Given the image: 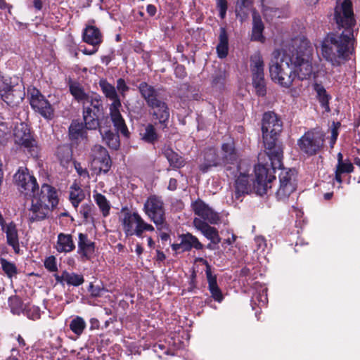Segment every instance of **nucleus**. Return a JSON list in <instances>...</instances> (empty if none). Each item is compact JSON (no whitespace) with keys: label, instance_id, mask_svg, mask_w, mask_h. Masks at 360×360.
<instances>
[{"label":"nucleus","instance_id":"f257e3e1","mask_svg":"<svg viewBox=\"0 0 360 360\" xmlns=\"http://www.w3.org/2000/svg\"><path fill=\"white\" fill-rule=\"evenodd\" d=\"M293 51L275 50L269 63L271 79L281 86L290 87L295 79H307L314 74L311 56L312 49L307 39H295Z\"/></svg>","mask_w":360,"mask_h":360},{"label":"nucleus","instance_id":"f03ea898","mask_svg":"<svg viewBox=\"0 0 360 360\" xmlns=\"http://www.w3.org/2000/svg\"><path fill=\"white\" fill-rule=\"evenodd\" d=\"M243 163L237 165L238 175H236L233 196L238 200L241 196L254 191L257 195H263L271 187V183L276 176L269 173V169L264 165L258 164L255 168V179L251 178L247 171L243 168Z\"/></svg>","mask_w":360,"mask_h":360},{"label":"nucleus","instance_id":"7ed1b4c3","mask_svg":"<svg viewBox=\"0 0 360 360\" xmlns=\"http://www.w3.org/2000/svg\"><path fill=\"white\" fill-rule=\"evenodd\" d=\"M262 131L265 151L274 170L280 168L283 150L278 144V136L282 131V122L274 112H265L262 118Z\"/></svg>","mask_w":360,"mask_h":360},{"label":"nucleus","instance_id":"20e7f679","mask_svg":"<svg viewBox=\"0 0 360 360\" xmlns=\"http://www.w3.org/2000/svg\"><path fill=\"white\" fill-rule=\"evenodd\" d=\"M353 50V32L330 34L321 43V55L333 66H340L347 60Z\"/></svg>","mask_w":360,"mask_h":360},{"label":"nucleus","instance_id":"39448f33","mask_svg":"<svg viewBox=\"0 0 360 360\" xmlns=\"http://www.w3.org/2000/svg\"><path fill=\"white\" fill-rule=\"evenodd\" d=\"M120 222L122 231L127 237L136 236L143 238L145 231L152 232L154 231V227L146 222L136 212H125L120 218Z\"/></svg>","mask_w":360,"mask_h":360},{"label":"nucleus","instance_id":"423d86ee","mask_svg":"<svg viewBox=\"0 0 360 360\" xmlns=\"http://www.w3.org/2000/svg\"><path fill=\"white\" fill-rule=\"evenodd\" d=\"M89 102L84 101L83 106V120L86 129H96L99 126L98 117L103 111L101 96L91 93Z\"/></svg>","mask_w":360,"mask_h":360},{"label":"nucleus","instance_id":"0eeeda50","mask_svg":"<svg viewBox=\"0 0 360 360\" xmlns=\"http://www.w3.org/2000/svg\"><path fill=\"white\" fill-rule=\"evenodd\" d=\"M143 211L158 229L167 228L164 202L160 197L149 196L144 203Z\"/></svg>","mask_w":360,"mask_h":360},{"label":"nucleus","instance_id":"6e6552de","mask_svg":"<svg viewBox=\"0 0 360 360\" xmlns=\"http://www.w3.org/2000/svg\"><path fill=\"white\" fill-rule=\"evenodd\" d=\"M334 19L339 27L345 28V31L352 32L355 25L352 3L350 0H338L334 9Z\"/></svg>","mask_w":360,"mask_h":360},{"label":"nucleus","instance_id":"1a4fd4ad","mask_svg":"<svg viewBox=\"0 0 360 360\" xmlns=\"http://www.w3.org/2000/svg\"><path fill=\"white\" fill-rule=\"evenodd\" d=\"M27 96L32 109L46 120H52L54 117V109L44 95L35 87L27 89Z\"/></svg>","mask_w":360,"mask_h":360},{"label":"nucleus","instance_id":"9d476101","mask_svg":"<svg viewBox=\"0 0 360 360\" xmlns=\"http://www.w3.org/2000/svg\"><path fill=\"white\" fill-rule=\"evenodd\" d=\"M323 143L324 135L314 130L308 131L297 141L300 150L307 155H316L322 148Z\"/></svg>","mask_w":360,"mask_h":360},{"label":"nucleus","instance_id":"9b49d317","mask_svg":"<svg viewBox=\"0 0 360 360\" xmlns=\"http://www.w3.org/2000/svg\"><path fill=\"white\" fill-rule=\"evenodd\" d=\"M15 185L18 191L30 198L39 189L35 177L27 168L20 167L13 176Z\"/></svg>","mask_w":360,"mask_h":360},{"label":"nucleus","instance_id":"f8f14e48","mask_svg":"<svg viewBox=\"0 0 360 360\" xmlns=\"http://www.w3.org/2000/svg\"><path fill=\"white\" fill-rule=\"evenodd\" d=\"M14 138L15 143L27 150L30 155L33 157L38 155L39 148L37 141L31 135L25 124L20 123L15 127Z\"/></svg>","mask_w":360,"mask_h":360},{"label":"nucleus","instance_id":"ddd939ff","mask_svg":"<svg viewBox=\"0 0 360 360\" xmlns=\"http://www.w3.org/2000/svg\"><path fill=\"white\" fill-rule=\"evenodd\" d=\"M250 68L252 72V82L259 96L266 94L264 61L259 53H256L250 58Z\"/></svg>","mask_w":360,"mask_h":360},{"label":"nucleus","instance_id":"4468645a","mask_svg":"<svg viewBox=\"0 0 360 360\" xmlns=\"http://www.w3.org/2000/svg\"><path fill=\"white\" fill-rule=\"evenodd\" d=\"M280 186L276 196L280 200H286L296 189V172L294 169L283 170L279 174Z\"/></svg>","mask_w":360,"mask_h":360},{"label":"nucleus","instance_id":"2eb2a0df","mask_svg":"<svg viewBox=\"0 0 360 360\" xmlns=\"http://www.w3.org/2000/svg\"><path fill=\"white\" fill-rule=\"evenodd\" d=\"M191 207L195 214L200 217V219L205 222L216 224L220 221L219 214L200 199L193 202Z\"/></svg>","mask_w":360,"mask_h":360},{"label":"nucleus","instance_id":"dca6fc26","mask_svg":"<svg viewBox=\"0 0 360 360\" xmlns=\"http://www.w3.org/2000/svg\"><path fill=\"white\" fill-rule=\"evenodd\" d=\"M32 200H38L39 202L44 205H49L51 208L55 207L58 202L56 191L53 187L48 184L41 186L40 192L39 189L30 197Z\"/></svg>","mask_w":360,"mask_h":360},{"label":"nucleus","instance_id":"f3484780","mask_svg":"<svg viewBox=\"0 0 360 360\" xmlns=\"http://www.w3.org/2000/svg\"><path fill=\"white\" fill-rule=\"evenodd\" d=\"M77 245V253L81 260H90L93 257L95 252V243L89 239L86 234L79 233Z\"/></svg>","mask_w":360,"mask_h":360},{"label":"nucleus","instance_id":"a211bd4d","mask_svg":"<svg viewBox=\"0 0 360 360\" xmlns=\"http://www.w3.org/2000/svg\"><path fill=\"white\" fill-rule=\"evenodd\" d=\"M202 248L203 245L198 239L189 233L181 236V243L172 245V250L176 252H186L191 250L192 248L201 250Z\"/></svg>","mask_w":360,"mask_h":360},{"label":"nucleus","instance_id":"6ab92c4d","mask_svg":"<svg viewBox=\"0 0 360 360\" xmlns=\"http://www.w3.org/2000/svg\"><path fill=\"white\" fill-rule=\"evenodd\" d=\"M121 102L111 103L110 105V119L114 124L115 128L118 132H120L124 136H127L129 131L123 119L120 108H121Z\"/></svg>","mask_w":360,"mask_h":360},{"label":"nucleus","instance_id":"aec40b11","mask_svg":"<svg viewBox=\"0 0 360 360\" xmlns=\"http://www.w3.org/2000/svg\"><path fill=\"white\" fill-rule=\"evenodd\" d=\"M91 156L94 162L100 163V169L107 172L111 166V161L107 150L100 146L95 145L91 149Z\"/></svg>","mask_w":360,"mask_h":360},{"label":"nucleus","instance_id":"412c9836","mask_svg":"<svg viewBox=\"0 0 360 360\" xmlns=\"http://www.w3.org/2000/svg\"><path fill=\"white\" fill-rule=\"evenodd\" d=\"M193 224L212 243L217 245L221 242V238L216 228L210 226L207 222L199 218L194 219Z\"/></svg>","mask_w":360,"mask_h":360},{"label":"nucleus","instance_id":"4be33fe9","mask_svg":"<svg viewBox=\"0 0 360 360\" xmlns=\"http://www.w3.org/2000/svg\"><path fill=\"white\" fill-rule=\"evenodd\" d=\"M52 210L49 205L39 202L38 200L32 199L31 207L29 210V219L31 222L44 219Z\"/></svg>","mask_w":360,"mask_h":360},{"label":"nucleus","instance_id":"5701e85b","mask_svg":"<svg viewBox=\"0 0 360 360\" xmlns=\"http://www.w3.org/2000/svg\"><path fill=\"white\" fill-rule=\"evenodd\" d=\"M1 230L6 233V242L11 246L15 252H18L20 248L18 231L16 224L13 221L8 224L6 222L1 226Z\"/></svg>","mask_w":360,"mask_h":360},{"label":"nucleus","instance_id":"b1692460","mask_svg":"<svg viewBox=\"0 0 360 360\" xmlns=\"http://www.w3.org/2000/svg\"><path fill=\"white\" fill-rule=\"evenodd\" d=\"M1 97L8 105L13 108L18 105L22 101L25 97L24 89L20 85L13 86V89L7 93H2Z\"/></svg>","mask_w":360,"mask_h":360},{"label":"nucleus","instance_id":"393cba45","mask_svg":"<svg viewBox=\"0 0 360 360\" xmlns=\"http://www.w3.org/2000/svg\"><path fill=\"white\" fill-rule=\"evenodd\" d=\"M138 89L147 105L162 96V89L155 88L146 82H141L138 86Z\"/></svg>","mask_w":360,"mask_h":360},{"label":"nucleus","instance_id":"a878e982","mask_svg":"<svg viewBox=\"0 0 360 360\" xmlns=\"http://www.w3.org/2000/svg\"><path fill=\"white\" fill-rule=\"evenodd\" d=\"M83 40L93 46H96L102 41V34L97 27L89 25L83 32Z\"/></svg>","mask_w":360,"mask_h":360},{"label":"nucleus","instance_id":"bb28decb","mask_svg":"<svg viewBox=\"0 0 360 360\" xmlns=\"http://www.w3.org/2000/svg\"><path fill=\"white\" fill-rule=\"evenodd\" d=\"M264 24L262 21L259 14L255 11H252V40L263 41L264 39L262 32L264 30Z\"/></svg>","mask_w":360,"mask_h":360},{"label":"nucleus","instance_id":"cd10ccee","mask_svg":"<svg viewBox=\"0 0 360 360\" xmlns=\"http://www.w3.org/2000/svg\"><path fill=\"white\" fill-rule=\"evenodd\" d=\"M75 248L72 237L70 234L60 233L58 236L56 249L59 252H70Z\"/></svg>","mask_w":360,"mask_h":360},{"label":"nucleus","instance_id":"c85d7f7f","mask_svg":"<svg viewBox=\"0 0 360 360\" xmlns=\"http://www.w3.org/2000/svg\"><path fill=\"white\" fill-rule=\"evenodd\" d=\"M221 158L224 164H235L237 162L238 154L233 142L224 143L221 146Z\"/></svg>","mask_w":360,"mask_h":360},{"label":"nucleus","instance_id":"c756f323","mask_svg":"<svg viewBox=\"0 0 360 360\" xmlns=\"http://www.w3.org/2000/svg\"><path fill=\"white\" fill-rule=\"evenodd\" d=\"M163 155L173 169L181 168L185 165L184 159L171 148H165L163 150Z\"/></svg>","mask_w":360,"mask_h":360},{"label":"nucleus","instance_id":"7c9ffc66","mask_svg":"<svg viewBox=\"0 0 360 360\" xmlns=\"http://www.w3.org/2000/svg\"><path fill=\"white\" fill-rule=\"evenodd\" d=\"M70 91L75 99L83 104L84 101L89 102L91 94L84 91L83 86L78 82H72L70 84Z\"/></svg>","mask_w":360,"mask_h":360},{"label":"nucleus","instance_id":"2f4dec72","mask_svg":"<svg viewBox=\"0 0 360 360\" xmlns=\"http://www.w3.org/2000/svg\"><path fill=\"white\" fill-rule=\"evenodd\" d=\"M229 51V39L228 35L224 27L220 28V33L219 36V44L217 46V53L218 57L224 58L228 55Z\"/></svg>","mask_w":360,"mask_h":360},{"label":"nucleus","instance_id":"473e14b6","mask_svg":"<svg viewBox=\"0 0 360 360\" xmlns=\"http://www.w3.org/2000/svg\"><path fill=\"white\" fill-rule=\"evenodd\" d=\"M100 133L103 141L110 148L117 150L120 147V138L117 134L103 128H100Z\"/></svg>","mask_w":360,"mask_h":360},{"label":"nucleus","instance_id":"72a5a7b5","mask_svg":"<svg viewBox=\"0 0 360 360\" xmlns=\"http://www.w3.org/2000/svg\"><path fill=\"white\" fill-rule=\"evenodd\" d=\"M99 86L105 96L112 101V103L121 102L115 87L113 85L108 82L105 79H101L99 82Z\"/></svg>","mask_w":360,"mask_h":360},{"label":"nucleus","instance_id":"f704fd0d","mask_svg":"<svg viewBox=\"0 0 360 360\" xmlns=\"http://www.w3.org/2000/svg\"><path fill=\"white\" fill-rule=\"evenodd\" d=\"M86 127L82 123L77 121H72L69 127V134L71 139H79L86 138Z\"/></svg>","mask_w":360,"mask_h":360},{"label":"nucleus","instance_id":"c9c22d12","mask_svg":"<svg viewBox=\"0 0 360 360\" xmlns=\"http://www.w3.org/2000/svg\"><path fill=\"white\" fill-rule=\"evenodd\" d=\"M205 162L200 165V169L202 172H207L209 169L218 165L217 154L214 149H209L205 153Z\"/></svg>","mask_w":360,"mask_h":360},{"label":"nucleus","instance_id":"e433bc0d","mask_svg":"<svg viewBox=\"0 0 360 360\" xmlns=\"http://www.w3.org/2000/svg\"><path fill=\"white\" fill-rule=\"evenodd\" d=\"M151 114L161 124L167 125V122L169 118V109L167 104L162 106V108H158L152 110Z\"/></svg>","mask_w":360,"mask_h":360},{"label":"nucleus","instance_id":"4c0bfd02","mask_svg":"<svg viewBox=\"0 0 360 360\" xmlns=\"http://www.w3.org/2000/svg\"><path fill=\"white\" fill-rule=\"evenodd\" d=\"M93 198L98 206L102 214L104 217H107L110 213V205L107 198L102 194L96 193Z\"/></svg>","mask_w":360,"mask_h":360},{"label":"nucleus","instance_id":"58836bf2","mask_svg":"<svg viewBox=\"0 0 360 360\" xmlns=\"http://www.w3.org/2000/svg\"><path fill=\"white\" fill-rule=\"evenodd\" d=\"M314 90L316 93V96L319 100L323 108L326 109V111H329V105H328V99L329 96L325 89V88L319 84H314Z\"/></svg>","mask_w":360,"mask_h":360},{"label":"nucleus","instance_id":"ea45409f","mask_svg":"<svg viewBox=\"0 0 360 360\" xmlns=\"http://www.w3.org/2000/svg\"><path fill=\"white\" fill-rule=\"evenodd\" d=\"M69 326L72 333L79 336L85 330L86 323L82 317L77 316L71 320Z\"/></svg>","mask_w":360,"mask_h":360},{"label":"nucleus","instance_id":"a19ab883","mask_svg":"<svg viewBox=\"0 0 360 360\" xmlns=\"http://www.w3.org/2000/svg\"><path fill=\"white\" fill-rule=\"evenodd\" d=\"M353 165L348 160L337 164L335 179L341 184L342 182L341 174L343 173H351L353 172Z\"/></svg>","mask_w":360,"mask_h":360},{"label":"nucleus","instance_id":"79ce46f5","mask_svg":"<svg viewBox=\"0 0 360 360\" xmlns=\"http://www.w3.org/2000/svg\"><path fill=\"white\" fill-rule=\"evenodd\" d=\"M208 282V288L212 294V297L218 302L222 300V294L217 285V277L215 275L207 278Z\"/></svg>","mask_w":360,"mask_h":360},{"label":"nucleus","instance_id":"37998d69","mask_svg":"<svg viewBox=\"0 0 360 360\" xmlns=\"http://www.w3.org/2000/svg\"><path fill=\"white\" fill-rule=\"evenodd\" d=\"M63 278L68 285L73 286H79L84 282L82 275L67 271H63Z\"/></svg>","mask_w":360,"mask_h":360},{"label":"nucleus","instance_id":"c03bdc74","mask_svg":"<svg viewBox=\"0 0 360 360\" xmlns=\"http://www.w3.org/2000/svg\"><path fill=\"white\" fill-rule=\"evenodd\" d=\"M0 264L2 270L10 279H12L13 277L16 276L18 274V269L14 263L8 261L5 258L1 257Z\"/></svg>","mask_w":360,"mask_h":360},{"label":"nucleus","instance_id":"a18cd8bd","mask_svg":"<svg viewBox=\"0 0 360 360\" xmlns=\"http://www.w3.org/2000/svg\"><path fill=\"white\" fill-rule=\"evenodd\" d=\"M142 139L148 143H153L158 140V136L155 127L152 124H148L144 132L141 134Z\"/></svg>","mask_w":360,"mask_h":360},{"label":"nucleus","instance_id":"49530a36","mask_svg":"<svg viewBox=\"0 0 360 360\" xmlns=\"http://www.w3.org/2000/svg\"><path fill=\"white\" fill-rule=\"evenodd\" d=\"M8 302L13 314H20L23 311V303L20 297L17 296L11 297Z\"/></svg>","mask_w":360,"mask_h":360},{"label":"nucleus","instance_id":"de8ad7c7","mask_svg":"<svg viewBox=\"0 0 360 360\" xmlns=\"http://www.w3.org/2000/svg\"><path fill=\"white\" fill-rule=\"evenodd\" d=\"M84 194L79 188L71 187L70 200L75 207H77L79 202L84 199Z\"/></svg>","mask_w":360,"mask_h":360},{"label":"nucleus","instance_id":"09e8293b","mask_svg":"<svg viewBox=\"0 0 360 360\" xmlns=\"http://www.w3.org/2000/svg\"><path fill=\"white\" fill-rule=\"evenodd\" d=\"M11 128L7 122L0 121V145L5 144L9 139Z\"/></svg>","mask_w":360,"mask_h":360},{"label":"nucleus","instance_id":"8fccbe9b","mask_svg":"<svg viewBox=\"0 0 360 360\" xmlns=\"http://www.w3.org/2000/svg\"><path fill=\"white\" fill-rule=\"evenodd\" d=\"M217 8L219 11V16L221 19L225 18L227 11V1L226 0H216Z\"/></svg>","mask_w":360,"mask_h":360},{"label":"nucleus","instance_id":"3c124183","mask_svg":"<svg viewBox=\"0 0 360 360\" xmlns=\"http://www.w3.org/2000/svg\"><path fill=\"white\" fill-rule=\"evenodd\" d=\"M44 266L49 271L53 272L57 271L56 259L54 256H50L46 259Z\"/></svg>","mask_w":360,"mask_h":360},{"label":"nucleus","instance_id":"603ef678","mask_svg":"<svg viewBox=\"0 0 360 360\" xmlns=\"http://www.w3.org/2000/svg\"><path fill=\"white\" fill-rule=\"evenodd\" d=\"M18 85H11L10 81L8 79H0V94L1 95L4 92H8V91L11 90L13 86H18Z\"/></svg>","mask_w":360,"mask_h":360},{"label":"nucleus","instance_id":"864d4df0","mask_svg":"<svg viewBox=\"0 0 360 360\" xmlns=\"http://www.w3.org/2000/svg\"><path fill=\"white\" fill-rule=\"evenodd\" d=\"M167 105V103L165 101L164 98L162 96L155 99V101H151L147 105L153 110L158 108H162V106Z\"/></svg>","mask_w":360,"mask_h":360},{"label":"nucleus","instance_id":"5fc2aeb1","mask_svg":"<svg viewBox=\"0 0 360 360\" xmlns=\"http://www.w3.org/2000/svg\"><path fill=\"white\" fill-rule=\"evenodd\" d=\"M117 89L122 96H124V93L129 90V87L122 78H120L117 80Z\"/></svg>","mask_w":360,"mask_h":360},{"label":"nucleus","instance_id":"6e6d98bb","mask_svg":"<svg viewBox=\"0 0 360 360\" xmlns=\"http://www.w3.org/2000/svg\"><path fill=\"white\" fill-rule=\"evenodd\" d=\"M224 75L222 72H219L213 77L212 84L214 86H221L223 84Z\"/></svg>","mask_w":360,"mask_h":360},{"label":"nucleus","instance_id":"4d7b16f0","mask_svg":"<svg viewBox=\"0 0 360 360\" xmlns=\"http://www.w3.org/2000/svg\"><path fill=\"white\" fill-rule=\"evenodd\" d=\"M255 244L258 250H264L266 246V240L262 236H257L255 238Z\"/></svg>","mask_w":360,"mask_h":360},{"label":"nucleus","instance_id":"13d9d810","mask_svg":"<svg viewBox=\"0 0 360 360\" xmlns=\"http://www.w3.org/2000/svg\"><path fill=\"white\" fill-rule=\"evenodd\" d=\"M75 167L78 174L83 177H89V172L86 168H82L80 163H75Z\"/></svg>","mask_w":360,"mask_h":360},{"label":"nucleus","instance_id":"bf43d9fd","mask_svg":"<svg viewBox=\"0 0 360 360\" xmlns=\"http://www.w3.org/2000/svg\"><path fill=\"white\" fill-rule=\"evenodd\" d=\"M197 260L199 261L200 262H201L202 264H203L204 265H205V266H206L205 274H206L207 278L213 276L212 271H211V266L208 264L207 260H205L203 258H198Z\"/></svg>","mask_w":360,"mask_h":360},{"label":"nucleus","instance_id":"052dcab7","mask_svg":"<svg viewBox=\"0 0 360 360\" xmlns=\"http://www.w3.org/2000/svg\"><path fill=\"white\" fill-rule=\"evenodd\" d=\"M252 0H238V6L242 11L243 8H248L252 4Z\"/></svg>","mask_w":360,"mask_h":360},{"label":"nucleus","instance_id":"680f3d73","mask_svg":"<svg viewBox=\"0 0 360 360\" xmlns=\"http://www.w3.org/2000/svg\"><path fill=\"white\" fill-rule=\"evenodd\" d=\"M89 291L93 297H99L101 295L100 288L95 287L92 283L89 285Z\"/></svg>","mask_w":360,"mask_h":360},{"label":"nucleus","instance_id":"e2e57ef3","mask_svg":"<svg viewBox=\"0 0 360 360\" xmlns=\"http://www.w3.org/2000/svg\"><path fill=\"white\" fill-rule=\"evenodd\" d=\"M338 136V128H337V127H335L334 128L332 129V131H331L330 146L332 148L333 147V145L335 144V143L337 140Z\"/></svg>","mask_w":360,"mask_h":360},{"label":"nucleus","instance_id":"0e129e2a","mask_svg":"<svg viewBox=\"0 0 360 360\" xmlns=\"http://www.w3.org/2000/svg\"><path fill=\"white\" fill-rule=\"evenodd\" d=\"M91 207L90 205H86V206H82V209L81 210V213L84 216V217L87 219L91 214Z\"/></svg>","mask_w":360,"mask_h":360},{"label":"nucleus","instance_id":"69168bd1","mask_svg":"<svg viewBox=\"0 0 360 360\" xmlns=\"http://www.w3.org/2000/svg\"><path fill=\"white\" fill-rule=\"evenodd\" d=\"M177 188V181L174 178H171L169 181L167 188L169 191H175Z\"/></svg>","mask_w":360,"mask_h":360},{"label":"nucleus","instance_id":"338daca9","mask_svg":"<svg viewBox=\"0 0 360 360\" xmlns=\"http://www.w3.org/2000/svg\"><path fill=\"white\" fill-rule=\"evenodd\" d=\"M146 10H147L148 13L150 16H153L156 13V8L155 6H153L152 4L148 5Z\"/></svg>","mask_w":360,"mask_h":360},{"label":"nucleus","instance_id":"774afa93","mask_svg":"<svg viewBox=\"0 0 360 360\" xmlns=\"http://www.w3.org/2000/svg\"><path fill=\"white\" fill-rule=\"evenodd\" d=\"M34 6L37 10L40 11L42 8L41 1V0H34Z\"/></svg>","mask_w":360,"mask_h":360}]
</instances>
